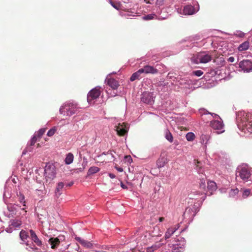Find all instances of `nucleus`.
Here are the masks:
<instances>
[{"label": "nucleus", "mask_w": 252, "mask_h": 252, "mask_svg": "<svg viewBox=\"0 0 252 252\" xmlns=\"http://www.w3.org/2000/svg\"><path fill=\"white\" fill-rule=\"evenodd\" d=\"M56 130V129L55 127L52 128L48 131L47 135L48 136H52L55 134Z\"/></svg>", "instance_id": "nucleus-46"}, {"label": "nucleus", "mask_w": 252, "mask_h": 252, "mask_svg": "<svg viewBox=\"0 0 252 252\" xmlns=\"http://www.w3.org/2000/svg\"><path fill=\"white\" fill-rule=\"evenodd\" d=\"M2 221L0 220V226H2Z\"/></svg>", "instance_id": "nucleus-56"}, {"label": "nucleus", "mask_w": 252, "mask_h": 252, "mask_svg": "<svg viewBox=\"0 0 252 252\" xmlns=\"http://www.w3.org/2000/svg\"><path fill=\"white\" fill-rule=\"evenodd\" d=\"M30 233L32 240L38 246H40L42 245V242L41 240L38 239L35 232L33 230L31 229L30 230Z\"/></svg>", "instance_id": "nucleus-26"}, {"label": "nucleus", "mask_w": 252, "mask_h": 252, "mask_svg": "<svg viewBox=\"0 0 252 252\" xmlns=\"http://www.w3.org/2000/svg\"><path fill=\"white\" fill-rule=\"evenodd\" d=\"M79 107L77 103L73 101L65 102L60 108V113L64 116H71L77 113Z\"/></svg>", "instance_id": "nucleus-5"}, {"label": "nucleus", "mask_w": 252, "mask_h": 252, "mask_svg": "<svg viewBox=\"0 0 252 252\" xmlns=\"http://www.w3.org/2000/svg\"><path fill=\"white\" fill-rule=\"evenodd\" d=\"M6 204V208L3 211V214L5 217L11 218L14 217L15 216H18L19 215L18 211L20 209L19 207V205L16 204H7V203Z\"/></svg>", "instance_id": "nucleus-12"}, {"label": "nucleus", "mask_w": 252, "mask_h": 252, "mask_svg": "<svg viewBox=\"0 0 252 252\" xmlns=\"http://www.w3.org/2000/svg\"><path fill=\"white\" fill-rule=\"evenodd\" d=\"M167 0H156L155 5H148L147 8L149 11L151 12V14L145 15L142 17L144 20H150L157 17L156 14L159 15L158 19L164 20L167 18V15H162L161 12L164 10L163 5L166 3Z\"/></svg>", "instance_id": "nucleus-2"}, {"label": "nucleus", "mask_w": 252, "mask_h": 252, "mask_svg": "<svg viewBox=\"0 0 252 252\" xmlns=\"http://www.w3.org/2000/svg\"><path fill=\"white\" fill-rule=\"evenodd\" d=\"M30 152H31L32 151V149H29L28 150Z\"/></svg>", "instance_id": "nucleus-62"}, {"label": "nucleus", "mask_w": 252, "mask_h": 252, "mask_svg": "<svg viewBox=\"0 0 252 252\" xmlns=\"http://www.w3.org/2000/svg\"><path fill=\"white\" fill-rule=\"evenodd\" d=\"M238 128L244 133H252V113L242 111L236 114Z\"/></svg>", "instance_id": "nucleus-1"}, {"label": "nucleus", "mask_w": 252, "mask_h": 252, "mask_svg": "<svg viewBox=\"0 0 252 252\" xmlns=\"http://www.w3.org/2000/svg\"><path fill=\"white\" fill-rule=\"evenodd\" d=\"M37 136L36 135V134H34L31 139V146H33L34 144L36 143L37 141Z\"/></svg>", "instance_id": "nucleus-44"}, {"label": "nucleus", "mask_w": 252, "mask_h": 252, "mask_svg": "<svg viewBox=\"0 0 252 252\" xmlns=\"http://www.w3.org/2000/svg\"><path fill=\"white\" fill-rule=\"evenodd\" d=\"M251 195H252V189H245L242 190V197L243 198H246Z\"/></svg>", "instance_id": "nucleus-34"}, {"label": "nucleus", "mask_w": 252, "mask_h": 252, "mask_svg": "<svg viewBox=\"0 0 252 252\" xmlns=\"http://www.w3.org/2000/svg\"><path fill=\"white\" fill-rule=\"evenodd\" d=\"M21 225V221L16 219L11 220L9 222L8 226L5 229V231L8 233H11L14 230L20 228Z\"/></svg>", "instance_id": "nucleus-17"}, {"label": "nucleus", "mask_w": 252, "mask_h": 252, "mask_svg": "<svg viewBox=\"0 0 252 252\" xmlns=\"http://www.w3.org/2000/svg\"><path fill=\"white\" fill-rule=\"evenodd\" d=\"M144 2L147 4H149L150 5H152L154 4L155 5V2L156 0H143Z\"/></svg>", "instance_id": "nucleus-47"}, {"label": "nucleus", "mask_w": 252, "mask_h": 252, "mask_svg": "<svg viewBox=\"0 0 252 252\" xmlns=\"http://www.w3.org/2000/svg\"><path fill=\"white\" fill-rule=\"evenodd\" d=\"M155 96L153 93L149 92H143L141 96V101L145 104L152 105L155 101Z\"/></svg>", "instance_id": "nucleus-15"}, {"label": "nucleus", "mask_w": 252, "mask_h": 252, "mask_svg": "<svg viewBox=\"0 0 252 252\" xmlns=\"http://www.w3.org/2000/svg\"><path fill=\"white\" fill-rule=\"evenodd\" d=\"M22 154H23V155L25 154V152H24V151L23 152Z\"/></svg>", "instance_id": "nucleus-61"}, {"label": "nucleus", "mask_w": 252, "mask_h": 252, "mask_svg": "<svg viewBox=\"0 0 252 252\" xmlns=\"http://www.w3.org/2000/svg\"><path fill=\"white\" fill-rule=\"evenodd\" d=\"M121 186L124 189L127 188L126 186L125 185H124L123 183H121Z\"/></svg>", "instance_id": "nucleus-54"}, {"label": "nucleus", "mask_w": 252, "mask_h": 252, "mask_svg": "<svg viewBox=\"0 0 252 252\" xmlns=\"http://www.w3.org/2000/svg\"><path fill=\"white\" fill-rule=\"evenodd\" d=\"M189 199L192 200L191 203H199L200 205L206 198V195L203 194L198 193V192H192L189 195Z\"/></svg>", "instance_id": "nucleus-16"}, {"label": "nucleus", "mask_w": 252, "mask_h": 252, "mask_svg": "<svg viewBox=\"0 0 252 252\" xmlns=\"http://www.w3.org/2000/svg\"><path fill=\"white\" fill-rule=\"evenodd\" d=\"M165 137L169 142L172 143L173 141V137L171 133L168 129H166L165 132Z\"/></svg>", "instance_id": "nucleus-36"}, {"label": "nucleus", "mask_w": 252, "mask_h": 252, "mask_svg": "<svg viewBox=\"0 0 252 252\" xmlns=\"http://www.w3.org/2000/svg\"><path fill=\"white\" fill-rule=\"evenodd\" d=\"M211 53L208 51H202L193 55L190 58L191 62L194 64L206 63L212 60Z\"/></svg>", "instance_id": "nucleus-7"}, {"label": "nucleus", "mask_w": 252, "mask_h": 252, "mask_svg": "<svg viewBox=\"0 0 252 252\" xmlns=\"http://www.w3.org/2000/svg\"><path fill=\"white\" fill-rule=\"evenodd\" d=\"M142 70V73H145L146 74H156L158 72V70L153 66L146 65L143 68H140Z\"/></svg>", "instance_id": "nucleus-21"}, {"label": "nucleus", "mask_w": 252, "mask_h": 252, "mask_svg": "<svg viewBox=\"0 0 252 252\" xmlns=\"http://www.w3.org/2000/svg\"><path fill=\"white\" fill-rule=\"evenodd\" d=\"M142 73V70L139 69L136 72L133 73L130 78V81L132 82L136 79H139L140 78V75Z\"/></svg>", "instance_id": "nucleus-30"}, {"label": "nucleus", "mask_w": 252, "mask_h": 252, "mask_svg": "<svg viewBox=\"0 0 252 252\" xmlns=\"http://www.w3.org/2000/svg\"><path fill=\"white\" fill-rule=\"evenodd\" d=\"M100 88L96 87L92 89L87 95V101L90 104H94L100 95Z\"/></svg>", "instance_id": "nucleus-14"}, {"label": "nucleus", "mask_w": 252, "mask_h": 252, "mask_svg": "<svg viewBox=\"0 0 252 252\" xmlns=\"http://www.w3.org/2000/svg\"><path fill=\"white\" fill-rule=\"evenodd\" d=\"M73 159V155L71 153H69L66 155V157L64 159L65 163L67 165H69L72 163Z\"/></svg>", "instance_id": "nucleus-31"}, {"label": "nucleus", "mask_w": 252, "mask_h": 252, "mask_svg": "<svg viewBox=\"0 0 252 252\" xmlns=\"http://www.w3.org/2000/svg\"><path fill=\"white\" fill-rule=\"evenodd\" d=\"M167 162V159L164 158H160L157 161V165L158 167H163Z\"/></svg>", "instance_id": "nucleus-37"}, {"label": "nucleus", "mask_w": 252, "mask_h": 252, "mask_svg": "<svg viewBox=\"0 0 252 252\" xmlns=\"http://www.w3.org/2000/svg\"><path fill=\"white\" fill-rule=\"evenodd\" d=\"M228 61L230 62V63H233L235 61V59L233 57H230L228 59Z\"/></svg>", "instance_id": "nucleus-50"}, {"label": "nucleus", "mask_w": 252, "mask_h": 252, "mask_svg": "<svg viewBox=\"0 0 252 252\" xmlns=\"http://www.w3.org/2000/svg\"><path fill=\"white\" fill-rule=\"evenodd\" d=\"M105 82H106L109 86L113 90H116L119 86V83L116 80L113 78H109L108 76L106 77Z\"/></svg>", "instance_id": "nucleus-22"}, {"label": "nucleus", "mask_w": 252, "mask_h": 252, "mask_svg": "<svg viewBox=\"0 0 252 252\" xmlns=\"http://www.w3.org/2000/svg\"><path fill=\"white\" fill-rule=\"evenodd\" d=\"M156 235L158 236V235H159V234H157V235L153 234V236H156Z\"/></svg>", "instance_id": "nucleus-60"}, {"label": "nucleus", "mask_w": 252, "mask_h": 252, "mask_svg": "<svg viewBox=\"0 0 252 252\" xmlns=\"http://www.w3.org/2000/svg\"><path fill=\"white\" fill-rule=\"evenodd\" d=\"M109 176L111 179H114L116 177L115 175L113 173H109Z\"/></svg>", "instance_id": "nucleus-51"}, {"label": "nucleus", "mask_w": 252, "mask_h": 252, "mask_svg": "<svg viewBox=\"0 0 252 252\" xmlns=\"http://www.w3.org/2000/svg\"><path fill=\"white\" fill-rule=\"evenodd\" d=\"M65 240V237L63 235H59L56 238L51 237L48 240L49 244L51 245L52 249H54L60 244L61 242Z\"/></svg>", "instance_id": "nucleus-19"}, {"label": "nucleus", "mask_w": 252, "mask_h": 252, "mask_svg": "<svg viewBox=\"0 0 252 252\" xmlns=\"http://www.w3.org/2000/svg\"><path fill=\"white\" fill-rule=\"evenodd\" d=\"M251 173L247 164H243L237 168L236 171V178L237 180L241 179L243 182H246L251 180Z\"/></svg>", "instance_id": "nucleus-8"}, {"label": "nucleus", "mask_w": 252, "mask_h": 252, "mask_svg": "<svg viewBox=\"0 0 252 252\" xmlns=\"http://www.w3.org/2000/svg\"><path fill=\"white\" fill-rule=\"evenodd\" d=\"M161 246V244L160 243L156 244L150 247H148L147 248V252H153L159 249Z\"/></svg>", "instance_id": "nucleus-33"}, {"label": "nucleus", "mask_w": 252, "mask_h": 252, "mask_svg": "<svg viewBox=\"0 0 252 252\" xmlns=\"http://www.w3.org/2000/svg\"><path fill=\"white\" fill-rule=\"evenodd\" d=\"M126 158H128L129 159H131V157H130V156H129V157H126Z\"/></svg>", "instance_id": "nucleus-59"}, {"label": "nucleus", "mask_w": 252, "mask_h": 252, "mask_svg": "<svg viewBox=\"0 0 252 252\" xmlns=\"http://www.w3.org/2000/svg\"><path fill=\"white\" fill-rule=\"evenodd\" d=\"M116 169L119 172H122L123 171V169L122 167H116Z\"/></svg>", "instance_id": "nucleus-53"}, {"label": "nucleus", "mask_w": 252, "mask_h": 252, "mask_svg": "<svg viewBox=\"0 0 252 252\" xmlns=\"http://www.w3.org/2000/svg\"><path fill=\"white\" fill-rule=\"evenodd\" d=\"M110 3H111V5H112L114 8H116V9H118V7H117V6H116V5H115V4L113 2H112V1H110Z\"/></svg>", "instance_id": "nucleus-52"}, {"label": "nucleus", "mask_w": 252, "mask_h": 252, "mask_svg": "<svg viewBox=\"0 0 252 252\" xmlns=\"http://www.w3.org/2000/svg\"><path fill=\"white\" fill-rule=\"evenodd\" d=\"M226 156V155L225 154L224 155V157ZM219 160L221 162H225V161L227 160V158H224L223 157V159H221L220 158V157L219 156Z\"/></svg>", "instance_id": "nucleus-48"}, {"label": "nucleus", "mask_w": 252, "mask_h": 252, "mask_svg": "<svg viewBox=\"0 0 252 252\" xmlns=\"http://www.w3.org/2000/svg\"><path fill=\"white\" fill-rule=\"evenodd\" d=\"M11 194V188L5 187L4 190L3 194V198L4 202L5 204H7V199L10 198Z\"/></svg>", "instance_id": "nucleus-27"}, {"label": "nucleus", "mask_w": 252, "mask_h": 252, "mask_svg": "<svg viewBox=\"0 0 252 252\" xmlns=\"http://www.w3.org/2000/svg\"><path fill=\"white\" fill-rule=\"evenodd\" d=\"M239 189H232L230 190L229 193L230 197H234L239 193Z\"/></svg>", "instance_id": "nucleus-40"}, {"label": "nucleus", "mask_w": 252, "mask_h": 252, "mask_svg": "<svg viewBox=\"0 0 252 252\" xmlns=\"http://www.w3.org/2000/svg\"><path fill=\"white\" fill-rule=\"evenodd\" d=\"M45 128H40L37 132H35L34 134H36V135L39 138L41 137L43 135V134L45 132Z\"/></svg>", "instance_id": "nucleus-41"}, {"label": "nucleus", "mask_w": 252, "mask_h": 252, "mask_svg": "<svg viewBox=\"0 0 252 252\" xmlns=\"http://www.w3.org/2000/svg\"><path fill=\"white\" fill-rule=\"evenodd\" d=\"M210 139V136L209 134H202L200 136L201 142L202 144L206 145Z\"/></svg>", "instance_id": "nucleus-32"}, {"label": "nucleus", "mask_w": 252, "mask_h": 252, "mask_svg": "<svg viewBox=\"0 0 252 252\" xmlns=\"http://www.w3.org/2000/svg\"><path fill=\"white\" fill-rule=\"evenodd\" d=\"M183 231V230H181V231H180V232H179V233L182 232Z\"/></svg>", "instance_id": "nucleus-63"}, {"label": "nucleus", "mask_w": 252, "mask_h": 252, "mask_svg": "<svg viewBox=\"0 0 252 252\" xmlns=\"http://www.w3.org/2000/svg\"><path fill=\"white\" fill-rule=\"evenodd\" d=\"M74 238L77 242L85 248H91L93 246V244L90 242L85 240L80 237L76 236Z\"/></svg>", "instance_id": "nucleus-24"}, {"label": "nucleus", "mask_w": 252, "mask_h": 252, "mask_svg": "<svg viewBox=\"0 0 252 252\" xmlns=\"http://www.w3.org/2000/svg\"><path fill=\"white\" fill-rule=\"evenodd\" d=\"M55 166L50 163L46 164L44 168V175L46 182L50 183L56 177Z\"/></svg>", "instance_id": "nucleus-11"}, {"label": "nucleus", "mask_w": 252, "mask_h": 252, "mask_svg": "<svg viewBox=\"0 0 252 252\" xmlns=\"http://www.w3.org/2000/svg\"><path fill=\"white\" fill-rule=\"evenodd\" d=\"M239 67L244 72L252 71V63L249 60H245L240 62Z\"/></svg>", "instance_id": "nucleus-18"}, {"label": "nucleus", "mask_w": 252, "mask_h": 252, "mask_svg": "<svg viewBox=\"0 0 252 252\" xmlns=\"http://www.w3.org/2000/svg\"><path fill=\"white\" fill-rule=\"evenodd\" d=\"M179 224H177L174 226H172L169 228L165 234V239L169 238L172 235L175 233L179 228Z\"/></svg>", "instance_id": "nucleus-23"}, {"label": "nucleus", "mask_w": 252, "mask_h": 252, "mask_svg": "<svg viewBox=\"0 0 252 252\" xmlns=\"http://www.w3.org/2000/svg\"><path fill=\"white\" fill-rule=\"evenodd\" d=\"M18 199L21 205L19 206L20 208V209L24 211V214H26L27 211L26 210L27 208V206L26 205V202L25 200V197L23 194H20L18 196Z\"/></svg>", "instance_id": "nucleus-25"}, {"label": "nucleus", "mask_w": 252, "mask_h": 252, "mask_svg": "<svg viewBox=\"0 0 252 252\" xmlns=\"http://www.w3.org/2000/svg\"><path fill=\"white\" fill-rule=\"evenodd\" d=\"M186 240L181 236L174 238L172 243L165 245L162 248L161 252H181L185 249Z\"/></svg>", "instance_id": "nucleus-4"}, {"label": "nucleus", "mask_w": 252, "mask_h": 252, "mask_svg": "<svg viewBox=\"0 0 252 252\" xmlns=\"http://www.w3.org/2000/svg\"><path fill=\"white\" fill-rule=\"evenodd\" d=\"M19 237L21 241V244L26 245V249L28 251H34L37 250L33 242L29 243L28 238L29 237V233L27 230H22L19 233Z\"/></svg>", "instance_id": "nucleus-10"}, {"label": "nucleus", "mask_w": 252, "mask_h": 252, "mask_svg": "<svg viewBox=\"0 0 252 252\" xmlns=\"http://www.w3.org/2000/svg\"><path fill=\"white\" fill-rule=\"evenodd\" d=\"M195 136L194 133L192 132H189L186 135V138L188 141H193L195 139Z\"/></svg>", "instance_id": "nucleus-38"}, {"label": "nucleus", "mask_w": 252, "mask_h": 252, "mask_svg": "<svg viewBox=\"0 0 252 252\" xmlns=\"http://www.w3.org/2000/svg\"><path fill=\"white\" fill-rule=\"evenodd\" d=\"M200 207L199 203H194L193 205L187 207L183 215L184 220H186L189 222H191L193 218L196 214L199 211Z\"/></svg>", "instance_id": "nucleus-9"}, {"label": "nucleus", "mask_w": 252, "mask_h": 252, "mask_svg": "<svg viewBox=\"0 0 252 252\" xmlns=\"http://www.w3.org/2000/svg\"><path fill=\"white\" fill-rule=\"evenodd\" d=\"M234 35L238 37H243L245 35V33L240 31H237L234 33Z\"/></svg>", "instance_id": "nucleus-42"}, {"label": "nucleus", "mask_w": 252, "mask_h": 252, "mask_svg": "<svg viewBox=\"0 0 252 252\" xmlns=\"http://www.w3.org/2000/svg\"><path fill=\"white\" fill-rule=\"evenodd\" d=\"M167 77L169 79H172L173 77H174V73L169 72Z\"/></svg>", "instance_id": "nucleus-49"}, {"label": "nucleus", "mask_w": 252, "mask_h": 252, "mask_svg": "<svg viewBox=\"0 0 252 252\" xmlns=\"http://www.w3.org/2000/svg\"><path fill=\"white\" fill-rule=\"evenodd\" d=\"M199 111L201 115H210L211 117L214 119V120L211 121L210 126L213 129L216 131L217 134H221L224 132V125L222 120L218 115L210 113L203 108L200 109Z\"/></svg>", "instance_id": "nucleus-3"}, {"label": "nucleus", "mask_w": 252, "mask_h": 252, "mask_svg": "<svg viewBox=\"0 0 252 252\" xmlns=\"http://www.w3.org/2000/svg\"><path fill=\"white\" fill-rule=\"evenodd\" d=\"M217 189L216 183L212 181H207V194L208 195H211L213 192L215 191Z\"/></svg>", "instance_id": "nucleus-20"}, {"label": "nucleus", "mask_w": 252, "mask_h": 252, "mask_svg": "<svg viewBox=\"0 0 252 252\" xmlns=\"http://www.w3.org/2000/svg\"><path fill=\"white\" fill-rule=\"evenodd\" d=\"M99 171V168L96 166H92L91 167L88 171L87 174L88 175H91L94 174Z\"/></svg>", "instance_id": "nucleus-35"}, {"label": "nucleus", "mask_w": 252, "mask_h": 252, "mask_svg": "<svg viewBox=\"0 0 252 252\" xmlns=\"http://www.w3.org/2000/svg\"><path fill=\"white\" fill-rule=\"evenodd\" d=\"M203 72L201 70H197L195 71H193L192 72V74L196 76L200 77L203 74Z\"/></svg>", "instance_id": "nucleus-45"}, {"label": "nucleus", "mask_w": 252, "mask_h": 252, "mask_svg": "<svg viewBox=\"0 0 252 252\" xmlns=\"http://www.w3.org/2000/svg\"><path fill=\"white\" fill-rule=\"evenodd\" d=\"M250 47V42L246 41L239 45L237 49L239 52H243L247 50Z\"/></svg>", "instance_id": "nucleus-28"}, {"label": "nucleus", "mask_w": 252, "mask_h": 252, "mask_svg": "<svg viewBox=\"0 0 252 252\" xmlns=\"http://www.w3.org/2000/svg\"><path fill=\"white\" fill-rule=\"evenodd\" d=\"M154 229H155V230H158H158H159L158 227H155V228H154Z\"/></svg>", "instance_id": "nucleus-57"}, {"label": "nucleus", "mask_w": 252, "mask_h": 252, "mask_svg": "<svg viewBox=\"0 0 252 252\" xmlns=\"http://www.w3.org/2000/svg\"><path fill=\"white\" fill-rule=\"evenodd\" d=\"M206 187V180L204 178H202L200 180V188L204 189Z\"/></svg>", "instance_id": "nucleus-43"}, {"label": "nucleus", "mask_w": 252, "mask_h": 252, "mask_svg": "<svg viewBox=\"0 0 252 252\" xmlns=\"http://www.w3.org/2000/svg\"><path fill=\"white\" fill-rule=\"evenodd\" d=\"M114 124L115 125V129L119 135L124 136L127 134L129 129V126L127 124L122 123L120 120H117Z\"/></svg>", "instance_id": "nucleus-13"}, {"label": "nucleus", "mask_w": 252, "mask_h": 252, "mask_svg": "<svg viewBox=\"0 0 252 252\" xmlns=\"http://www.w3.org/2000/svg\"><path fill=\"white\" fill-rule=\"evenodd\" d=\"M164 218L163 217H160L159 218V222H162L164 220Z\"/></svg>", "instance_id": "nucleus-55"}, {"label": "nucleus", "mask_w": 252, "mask_h": 252, "mask_svg": "<svg viewBox=\"0 0 252 252\" xmlns=\"http://www.w3.org/2000/svg\"><path fill=\"white\" fill-rule=\"evenodd\" d=\"M35 193L40 196V197H42L46 193L45 190L44 189V188L43 187L42 189H36L35 191Z\"/></svg>", "instance_id": "nucleus-39"}, {"label": "nucleus", "mask_w": 252, "mask_h": 252, "mask_svg": "<svg viewBox=\"0 0 252 252\" xmlns=\"http://www.w3.org/2000/svg\"><path fill=\"white\" fill-rule=\"evenodd\" d=\"M72 185H73V183H69V184L68 185V186H72Z\"/></svg>", "instance_id": "nucleus-58"}, {"label": "nucleus", "mask_w": 252, "mask_h": 252, "mask_svg": "<svg viewBox=\"0 0 252 252\" xmlns=\"http://www.w3.org/2000/svg\"><path fill=\"white\" fill-rule=\"evenodd\" d=\"M177 12L184 15H192L197 13L199 10V5L197 1L192 0L189 3L184 6L183 9L178 8Z\"/></svg>", "instance_id": "nucleus-6"}, {"label": "nucleus", "mask_w": 252, "mask_h": 252, "mask_svg": "<svg viewBox=\"0 0 252 252\" xmlns=\"http://www.w3.org/2000/svg\"><path fill=\"white\" fill-rule=\"evenodd\" d=\"M64 187V184L63 182H59L55 190V196L56 197L59 198V196L62 194V190Z\"/></svg>", "instance_id": "nucleus-29"}]
</instances>
